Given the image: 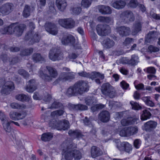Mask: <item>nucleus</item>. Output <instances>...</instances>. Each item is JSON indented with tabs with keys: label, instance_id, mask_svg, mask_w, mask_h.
<instances>
[{
	"label": "nucleus",
	"instance_id": "052dcab7",
	"mask_svg": "<svg viewBox=\"0 0 160 160\" xmlns=\"http://www.w3.org/2000/svg\"><path fill=\"white\" fill-rule=\"evenodd\" d=\"M61 105H62L61 103L58 102H55L52 104V108H57L58 107H59Z\"/></svg>",
	"mask_w": 160,
	"mask_h": 160
},
{
	"label": "nucleus",
	"instance_id": "ea45409f",
	"mask_svg": "<svg viewBox=\"0 0 160 160\" xmlns=\"http://www.w3.org/2000/svg\"><path fill=\"white\" fill-rule=\"evenodd\" d=\"M104 105L102 104H97L92 106L91 108V109L92 111L94 112L98 109L102 108H104Z\"/></svg>",
	"mask_w": 160,
	"mask_h": 160
},
{
	"label": "nucleus",
	"instance_id": "f704fd0d",
	"mask_svg": "<svg viewBox=\"0 0 160 160\" xmlns=\"http://www.w3.org/2000/svg\"><path fill=\"white\" fill-rule=\"evenodd\" d=\"M130 103L132 106V108L135 110H139L142 108V107L140 104L133 101H131Z\"/></svg>",
	"mask_w": 160,
	"mask_h": 160
},
{
	"label": "nucleus",
	"instance_id": "a211bd4d",
	"mask_svg": "<svg viewBox=\"0 0 160 160\" xmlns=\"http://www.w3.org/2000/svg\"><path fill=\"white\" fill-rule=\"evenodd\" d=\"M56 3L58 9L61 11H63L67 5L66 0H56Z\"/></svg>",
	"mask_w": 160,
	"mask_h": 160
},
{
	"label": "nucleus",
	"instance_id": "37998d69",
	"mask_svg": "<svg viewBox=\"0 0 160 160\" xmlns=\"http://www.w3.org/2000/svg\"><path fill=\"white\" fill-rule=\"evenodd\" d=\"M133 42V40L131 38H127L126 39L123 44L125 46L127 47V48L130 47V44Z\"/></svg>",
	"mask_w": 160,
	"mask_h": 160
},
{
	"label": "nucleus",
	"instance_id": "6e6552de",
	"mask_svg": "<svg viewBox=\"0 0 160 160\" xmlns=\"http://www.w3.org/2000/svg\"><path fill=\"white\" fill-rule=\"evenodd\" d=\"M110 89L111 86L109 83H105L102 86V92L103 94L108 96L111 98H113L115 96V93L113 91L110 92Z\"/></svg>",
	"mask_w": 160,
	"mask_h": 160
},
{
	"label": "nucleus",
	"instance_id": "20e7f679",
	"mask_svg": "<svg viewBox=\"0 0 160 160\" xmlns=\"http://www.w3.org/2000/svg\"><path fill=\"white\" fill-rule=\"evenodd\" d=\"M138 118L133 119L132 118L130 117L127 119H124L122 120L121 123L122 126H120L118 128V131L120 135L122 137H125L126 136H122L120 135V133L121 132H124V130L125 131H127V128L124 127V126H127L129 124H134L138 120ZM128 137V136H126Z\"/></svg>",
	"mask_w": 160,
	"mask_h": 160
},
{
	"label": "nucleus",
	"instance_id": "338daca9",
	"mask_svg": "<svg viewBox=\"0 0 160 160\" xmlns=\"http://www.w3.org/2000/svg\"><path fill=\"white\" fill-rule=\"evenodd\" d=\"M120 72L123 74L126 75L128 73V71L124 68H122L120 70Z\"/></svg>",
	"mask_w": 160,
	"mask_h": 160
},
{
	"label": "nucleus",
	"instance_id": "dca6fc26",
	"mask_svg": "<svg viewBox=\"0 0 160 160\" xmlns=\"http://www.w3.org/2000/svg\"><path fill=\"white\" fill-rule=\"evenodd\" d=\"M59 21V23L61 26L65 28H72L75 26L74 21Z\"/></svg>",
	"mask_w": 160,
	"mask_h": 160
},
{
	"label": "nucleus",
	"instance_id": "f8f14e48",
	"mask_svg": "<svg viewBox=\"0 0 160 160\" xmlns=\"http://www.w3.org/2000/svg\"><path fill=\"white\" fill-rule=\"evenodd\" d=\"M12 6L13 4L11 3H6L0 8V11L3 15L8 14L11 12Z\"/></svg>",
	"mask_w": 160,
	"mask_h": 160
},
{
	"label": "nucleus",
	"instance_id": "a19ab883",
	"mask_svg": "<svg viewBox=\"0 0 160 160\" xmlns=\"http://www.w3.org/2000/svg\"><path fill=\"white\" fill-rule=\"evenodd\" d=\"M64 112L62 110H59L54 111L51 113V115L52 117H58L61 116L63 114Z\"/></svg>",
	"mask_w": 160,
	"mask_h": 160
},
{
	"label": "nucleus",
	"instance_id": "4c0bfd02",
	"mask_svg": "<svg viewBox=\"0 0 160 160\" xmlns=\"http://www.w3.org/2000/svg\"><path fill=\"white\" fill-rule=\"evenodd\" d=\"M124 15L126 17L129 18V20H133L134 19L133 13L130 11H126L124 12Z\"/></svg>",
	"mask_w": 160,
	"mask_h": 160
},
{
	"label": "nucleus",
	"instance_id": "bb28decb",
	"mask_svg": "<svg viewBox=\"0 0 160 160\" xmlns=\"http://www.w3.org/2000/svg\"><path fill=\"white\" fill-rule=\"evenodd\" d=\"M58 125V127L57 128V129L58 130H65L69 128V122L66 120H63L62 122H61Z\"/></svg>",
	"mask_w": 160,
	"mask_h": 160
},
{
	"label": "nucleus",
	"instance_id": "f3484780",
	"mask_svg": "<svg viewBox=\"0 0 160 160\" xmlns=\"http://www.w3.org/2000/svg\"><path fill=\"white\" fill-rule=\"evenodd\" d=\"M35 7L33 5H25L23 12V17L26 18L28 17L30 15L31 12L33 11Z\"/></svg>",
	"mask_w": 160,
	"mask_h": 160
},
{
	"label": "nucleus",
	"instance_id": "774afa93",
	"mask_svg": "<svg viewBox=\"0 0 160 160\" xmlns=\"http://www.w3.org/2000/svg\"><path fill=\"white\" fill-rule=\"evenodd\" d=\"M77 57L76 55L74 53H72L71 55H70L68 58H69V59L68 60H69L71 59H74L76 58Z\"/></svg>",
	"mask_w": 160,
	"mask_h": 160
},
{
	"label": "nucleus",
	"instance_id": "680f3d73",
	"mask_svg": "<svg viewBox=\"0 0 160 160\" xmlns=\"http://www.w3.org/2000/svg\"><path fill=\"white\" fill-rule=\"evenodd\" d=\"M133 97L135 99H139L140 98V94L137 91H136L134 93Z\"/></svg>",
	"mask_w": 160,
	"mask_h": 160
},
{
	"label": "nucleus",
	"instance_id": "2eb2a0df",
	"mask_svg": "<svg viewBox=\"0 0 160 160\" xmlns=\"http://www.w3.org/2000/svg\"><path fill=\"white\" fill-rule=\"evenodd\" d=\"M157 125V122L153 121H150L144 124L143 129L146 131L151 130L155 128Z\"/></svg>",
	"mask_w": 160,
	"mask_h": 160
},
{
	"label": "nucleus",
	"instance_id": "7c9ffc66",
	"mask_svg": "<svg viewBox=\"0 0 160 160\" xmlns=\"http://www.w3.org/2000/svg\"><path fill=\"white\" fill-rule=\"evenodd\" d=\"M16 99L19 101H29L31 99L30 97L27 96L22 94L17 95L16 96Z\"/></svg>",
	"mask_w": 160,
	"mask_h": 160
},
{
	"label": "nucleus",
	"instance_id": "412c9836",
	"mask_svg": "<svg viewBox=\"0 0 160 160\" xmlns=\"http://www.w3.org/2000/svg\"><path fill=\"white\" fill-rule=\"evenodd\" d=\"M35 82V81L33 79L30 80L28 82L26 88V89L27 92H33L36 89Z\"/></svg>",
	"mask_w": 160,
	"mask_h": 160
},
{
	"label": "nucleus",
	"instance_id": "39448f33",
	"mask_svg": "<svg viewBox=\"0 0 160 160\" xmlns=\"http://www.w3.org/2000/svg\"><path fill=\"white\" fill-rule=\"evenodd\" d=\"M0 119L2 122L4 129L8 132H9L11 131V128L10 125L11 123H13L17 126H18L19 125L18 122L12 121H8L4 113L1 111H0Z\"/></svg>",
	"mask_w": 160,
	"mask_h": 160
},
{
	"label": "nucleus",
	"instance_id": "e2e57ef3",
	"mask_svg": "<svg viewBox=\"0 0 160 160\" xmlns=\"http://www.w3.org/2000/svg\"><path fill=\"white\" fill-rule=\"evenodd\" d=\"M92 98L87 99L86 100V104L88 105H90L94 103L93 102H92Z\"/></svg>",
	"mask_w": 160,
	"mask_h": 160
},
{
	"label": "nucleus",
	"instance_id": "09e8293b",
	"mask_svg": "<svg viewBox=\"0 0 160 160\" xmlns=\"http://www.w3.org/2000/svg\"><path fill=\"white\" fill-rule=\"evenodd\" d=\"M137 81H135L134 83V86L136 88L137 90H142L144 88V85L140 83L136 85Z\"/></svg>",
	"mask_w": 160,
	"mask_h": 160
},
{
	"label": "nucleus",
	"instance_id": "cd10ccee",
	"mask_svg": "<svg viewBox=\"0 0 160 160\" xmlns=\"http://www.w3.org/2000/svg\"><path fill=\"white\" fill-rule=\"evenodd\" d=\"M151 116V113L147 110H144L140 116L142 121H145L150 118Z\"/></svg>",
	"mask_w": 160,
	"mask_h": 160
},
{
	"label": "nucleus",
	"instance_id": "8fccbe9b",
	"mask_svg": "<svg viewBox=\"0 0 160 160\" xmlns=\"http://www.w3.org/2000/svg\"><path fill=\"white\" fill-rule=\"evenodd\" d=\"M146 69L147 72L149 73H154L156 72V69L153 67H149L144 69V71Z\"/></svg>",
	"mask_w": 160,
	"mask_h": 160
},
{
	"label": "nucleus",
	"instance_id": "13d9d810",
	"mask_svg": "<svg viewBox=\"0 0 160 160\" xmlns=\"http://www.w3.org/2000/svg\"><path fill=\"white\" fill-rule=\"evenodd\" d=\"M77 106L78 107L79 109L81 110H86L88 109L87 106L82 104H78L77 105Z\"/></svg>",
	"mask_w": 160,
	"mask_h": 160
},
{
	"label": "nucleus",
	"instance_id": "6ab92c4d",
	"mask_svg": "<svg viewBox=\"0 0 160 160\" xmlns=\"http://www.w3.org/2000/svg\"><path fill=\"white\" fill-rule=\"evenodd\" d=\"M123 60L126 61L123 62V63H128L132 65H136L139 62L138 56L135 55H133L132 56L131 59L129 61L126 58H125Z\"/></svg>",
	"mask_w": 160,
	"mask_h": 160
},
{
	"label": "nucleus",
	"instance_id": "5701e85b",
	"mask_svg": "<svg viewBox=\"0 0 160 160\" xmlns=\"http://www.w3.org/2000/svg\"><path fill=\"white\" fill-rule=\"evenodd\" d=\"M99 11L102 14H110L112 13V10L109 6L100 5L99 7Z\"/></svg>",
	"mask_w": 160,
	"mask_h": 160
},
{
	"label": "nucleus",
	"instance_id": "aec40b11",
	"mask_svg": "<svg viewBox=\"0 0 160 160\" xmlns=\"http://www.w3.org/2000/svg\"><path fill=\"white\" fill-rule=\"evenodd\" d=\"M62 54L61 53H54V51L51 50L49 54L50 59L53 61H55L57 60L61 59L62 58Z\"/></svg>",
	"mask_w": 160,
	"mask_h": 160
},
{
	"label": "nucleus",
	"instance_id": "864d4df0",
	"mask_svg": "<svg viewBox=\"0 0 160 160\" xmlns=\"http://www.w3.org/2000/svg\"><path fill=\"white\" fill-rule=\"evenodd\" d=\"M141 144V141L139 139H136L134 142V146L137 148H139Z\"/></svg>",
	"mask_w": 160,
	"mask_h": 160
},
{
	"label": "nucleus",
	"instance_id": "1a4fd4ad",
	"mask_svg": "<svg viewBox=\"0 0 160 160\" xmlns=\"http://www.w3.org/2000/svg\"><path fill=\"white\" fill-rule=\"evenodd\" d=\"M98 33L100 36H105L110 32L109 27L107 25H98L96 28Z\"/></svg>",
	"mask_w": 160,
	"mask_h": 160
},
{
	"label": "nucleus",
	"instance_id": "e433bc0d",
	"mask_svg": "<svg viewBox=\"0 0 160 160\" xmlns=\"http://www.w3.org/2000/svg\"><path fill=\"white\" fill-rule=\"evenodd\" d=\"M33 59L35 62H37L43 61L44 59L41 57L40 54H35L33 55Z\"/></svg>",
	"mask_w": 160,
	"mask_h": 160
},
{
	"label": "nucleus",
	"instance_id": "bf43d9fd",
	"mask_svg": "<svg viewBox=\"0 0 160 160\" xmlns=\"http://www.w3.org/2000/svg\"><path fill=\"white\" fill-rule=\"evenodd\" d=\"M118 102H115L113 101H110L109 102V105L110 107L111 108H112L113 107H115L116 105L118 104Z\"/></svg>",
	"mask_w": 160,
	"mask_h": 160
},
{
	"label": "nucleus",
	"instance_id": "c9c22d12",
	"mask_svg": "<svg viewBox=\"0 0 160 160\" xmlns=\"http://www.w3.org/2000/svg\"><path fill=\"white\" fill-rule=\"evenodd\" d=\"M92 0H82V6L85 8H88L91 5Z\"/></svg>",
	"mask_w": 160,
	"mask_h": 160
},
{
	"label": "nucleus",
	"instance_id": "c756f323",
	"mask_svg": "<svg viewBox=\"0 0 160 160\" xmlns=\"http://www.w3.org/2000/svg\"><path fill=\"white\" fill-rule=\"evenodd\" d=\"M150 98L149 96L144 97H142V99L147 106L153 107L154 106V103L150 100Z\"/></svg>",
	"mask_w": 160,
	"mask_h": 160
},
{
	"label": "nucleus",
	"instance_id": "f03ea898",
	"mask_svg": "<svg viewBox=\"0 0 160 160\" xmlns=\"http://www.w3.org/2000/svg\"><path fill=\"white\" fill-rule=\"evenodd\" d=\"M88 90L87 83L82 81L76 83L72 87L69 88L67 92V94L73 95L77 94H81L83 92H87Z\"/></svg>",
	"mask_w": 160,
	"mask_h": 160
},
{
	"label": "nucleus",
	"instance_id": "2f4dec72",
	"mask_svg": "<svg viewBox=\"0 0 160 160\" xmlns=\"http://www.w3.org/2000/svg\"><path fill=\"white\" fill-rule=\"evenodd\" d=\"M52 137V133L50 132L45 133L42 135L41 139L43 141H47L51 140Z\"/></svg>",
	"mask_w": 160,
	"mask_h": 160
},
{
	"label": "nucleus",
	"instance_id": "473e14b6",
	"mask_svg": "<svg viewBox=\"0 0 160 160\" xmlns=\"http://www.w3.org/2000/svg\"><path fill=\"white\" fill-rule=\"evenodd\" d=\"M91 153L92 156L93 158H95L100 154L99 150L95 146L92 147Z\"/></svg>",
	"mask_w": 160,
	"mask_h": 160
},
{
	"label": "nucleus",
	"instance_id": "69168bd1",
	"mask_svg": "<svg viewBox=\"0 0 160 160\" xmlns=\"http://www.w3.org/2000/svg\"><path fill=\"white\" fill-rule=\"evenodd\" d=\"M98 20H110L109 17L99 16L98 18Z\"/></svg>",
	"mask_w": 160,
	"mask_h": 160
},
{
	"label": "nucleus",
	"instance_id": "4be33fe9",
	"mask_svg": "<svg viewBox=\"0 0 160 160\" xmlns=\"http://www.w3.org/2000/svg\"><path fill=\"white\" fill-rule=\"evenodd\" d=\"M110 118V115L107 111H102L99 115V119L102 122H105L108 121Z\"/></svg>",
	"mask_w": 160,
	"mask_h": 160
},
{
	"label": "nucleus",
	"instance_id": "72a5a7b5",
	"mask_svg": "<svg viewBox=\"0 0 160 160\" xmlns=\"http://www.w3.org/2000/svg\"><path fill=\"white\" fill-rule=\"evenodd\" d=\"M11 107L12 108L14 109H18L20 110H23L26 108V106L23 104L20 105L18 104L13 102L11 104Z\"/></svg>",
	"mask_w": 160,
	"mask_h": 160
},
{
	"label": "nucleus",
	"instance_id": "393cba45",
	"mask_svg": "<svg viewBox=\"0 0 160 160\" xmlns=\"http://www.w3.org/2000/svg\"><path fill=\"white\" fill-rule=\"evenodd\" d=\"M117 30L119 34L122 36L128 35L130 32L129 28L124 27L118 28Z\"/></svg>",
	"mask_w": 160,
	"mask_h": 160
},
{
	"label": "nucleus",
	"instance_id": "423d86ee",
	"mask_svg": "<svg viewBox=\"0 0 160 160\" xmlns=\"http://www.w3.org/2000/svg\"><path fill=\"white\" fill-rule=\"evenodd\" d=\"M50 74V76H46L44 74V72L40 71L39 72L40 76L46 81H51L52 78H55L57 75V73L55 69L51 67L47 68Z\"/></svg>",
	"mask_w": 160,
	"mask_h": 160
},
{
	"label": "nucleus",
	"instance_id": "0e129e2a",
	"mask_svg": "<svg viewBox=\"0 0 160 160\" xmlns=\"http://www.w3.org/2000/svg\"><path fill=\"white\" fill-rule=\"evenodd\" d=\"M33 98L35 100H40V98L39 97V94L38 93L35 92L34 93L33 96Z\"/></svg>",
	"mask_w": 160,
	"mask_h": 160
},
{
	"label": "nucleus",
	"instance_id": "7ed1b4c3",
	"mask_svg": "<svg viewBox=\"0 0 160 160\" xmlns=\"http://www.w3.org/2000/svg\"><path fill=\"white\" fill-rule=\"evenodd\" d=\"M25 28V25L24 24H21L18 26L16 24H13L9 26L7 28L5 29L6 31L3 32V34H11L13 32L16 33L17 36L21 35Z\"/></svg>",
	"mask_w": 160,
	"mask_h": 160
},
{
	"label": "nucleus",
	"instance_id": "5fc2aeb1",
	"mask_svg": "<svg viewBox=\"0 0 160 160\" xmlns=\"http://www.w3.org/2000/svg\"><path fill=\"white\" fill-rule=\"evenodd\" d=\"M18 73L19 74L22 75L25 78L28 76V73L22 69H20L18 71Z\"/></svg>",
	"mask_w": 160,
	"mask_h": 160
},
{
	"label": "nucleus",
	"instance_id": "c03bdc74",
	"mask_svg": "<svg viewBox=\"0 0 160 160\" xmlns=\"http://www.w3.org/2000/svg\"><path fill=\"white\" fill-rule=\"evenodd\" d=\"M68 134L70 135H75L78 137H79L81 135V133L78 130L74 131L70 130L68 132Z\"/></svg>",
	"mask_w": 160,
	"mask_h": 160
},
{
	"label": "nucleus",
	"instance_id": "79ce46f5",
	"mask_svg": "<svg viewBox=\"0 0 160 160\" xmlns=\"http://www.w3.org/2000/svg\"><path fill=\"white\" fill-rule=\"evenodd\" d=\"M128 5L131 8H136L138 5V0H130Z\"/></svg>",
	"mask_w": 160,
	"mask_h": 160
},
{
	"label": "nucleus",
	"instance_id": "f257e3e1",
	"mask_svg": "<svg viewBox=\"0 0 160 160\" xmlns=\"http://www.w3.org/2000/svg\"><path fill=\"white\" fill-rule=\"evenodd\" d=\"M62 146L64 147L62 152V157H64L66 160H70L73 158L76 160L80 159L82 156L79 151L76 150V149L72 148L71 145L68 146L66 145L64 143H63Z\"/></svg>",
	"mask_w": 160,
	"mask_h": 160
},
{
	"label": "nucleus",
	"instance_id": "58836bf2",
	"mask_svg": "<svg viewBox=\"0 0 160 160\" xmlns=\"http://www.w3.org/2000/svg\"><path fill=\"white\" fill-rule=\"evenodd\" d=\"M92 79L96 78L102 79L104 78L103 74H101L99 72H92Z\"/></svg>",
	"mask_w": 160,
	"mask_h": 160
},
{
	"label": "nucleus",
	"instance_id": "49530a36",
	"mask_svg": "<svg viewBox=\"0 0 160 160\" xmlns=\"http://www.w3.org/2000/svg\"><path fill=\"white\" fill-rule=\"evenodd\" d=\"M48 6L50 12L52 13H54L56 12L54 2L49 3L48 4Z\"/></svg>",
	"mask_w": 160,
	"mask_h": 160
},
{
	"label": "nucleus",
	"instance_id": "c85d7f7f",
	"mask_svg": "<svg viewBox=\"0 0 160 160\" xmlns=\"http://www.w3.org/2000/svg\"><path fill=\"white\" fill-rule=\"evenodd\" d=\"M102 43L103 47L106 48H110L113 46L114 44L112 41L108 38L104 40Z\"/></svg>",
	"mask_w": 160,
	"mask_h": 160
},
{
	"label": "nucleus",
	"instance_id": "a18cd8bd",
	"mask_svg": "<svg viewBox=\"0 0 160 160\" xmlns=\"http://www.w3.org/2000/svg\"><path fill=\"white\" fill-rule=\"evenodd\" d=\"M68 74H67L66 73L63 72L62 73L60 76L59 80L62 82L66 81L67 80H68V79L66 77V76H68Z\"/></svg>",
	"mask_w": 160,
	"mask_h": 160
},
{
	"label": "nucleus",
	"instance_id": "603ef678",
	"mask_svg": "<svg viewBox=\"0 0 160 160\" xmlns=\"http://www.w3.org/2000/svg\"><path fill=\"white\" fill-rule=\"evenodd\" d=\"M78 74L80 76L85 77H89L92 79V76H90V74L87 73L86 72H80L78 73Z\"/></svg>",
	"mask_w": 160,
	"mask_h": 160
},
{
	"label": "nucleus",
	"instance_id": "9d476101",
	"mask_svg": "<svg viewBox=\"0 0 160 160\" xmlns=\"http://www.w3.org/2000/svg\"><path fill=\"white\" fill-rule=\"evenodd\" d=\"M14 88L13 83L12 82H8L3 86L1 92L2 94H7L9 92L13 90Z\"/></svg>",
	"mask_w": 160,
	"mask_h": 160
},
{
	"label": "nucleus",
	"instance_id": "0eeeda50",
	"mask_svg": "<svg viewBox=\"0 0 160 160\" xmlns=\"http://www.w3.org/2000/svg\"><path fill=\"white\" fill-rule=\"evenodd\" d=\"M116 147L120 151L125 150L128 153L132 151L131 145L127 142L121 143L119 140H117L116 141Z\"/></svg>",
	"mask_w": 160,
	"mask_h": 160
},
{
	"label": "nucleus",
	"instance_id": "3c124183",
	"mask_svg": "<svg viewBox=\"0 0 160 160\" xmlns=\"http://www.w3.org/2000/svg\"><path fill=\"white\" fill-rule=\"evenodd\" d=\"M150 16L153 19L156 20H160V15L151 12L150 13Z\"/></svg>",
	"mask_w": 160,
	"mask_h": 160
},
{
	"label": "nucleus",
	"instance_id": "6e6d98bb",
	"mask_svg": "<svg viewBox=\"0 0 160 160\" xmlns=\"http://www.w3.org/2000/svg\"><path fill=\"white\" fill-rule=\"evenodd\" d=\"M149 50L151 52H157L159 50V49L158 48L153 47L152 46H150L148 47Z\"/></svg>",
	"mask_w": 160,
	"mask_h": 160
},
{
	"label": "nucleus",
	"instance_id": "9b49d317",
	"mask_svg": "<svg viewBox=\"0 0 160 160\" xmlns=\"http://www.w3.org/2000/svg\"><path fill=\"white\" fill-rule=\"evenodd\" d=\"M10 117L11 119L14 120H18L24 118L26 115V113L22 112L19 113L12 112L10 113Z\"/></svg>",
	"mask_w": 160,
	"mask_h": 160
},
{
	"label": "nucleus",
	"instance_id": "4468645a",
	"mask_svg": "<svg viewBox=\"0 0 160 160\" xmlns=\"http://www.w3.org/2000/svg\"><path fill=\"white\" fill-rule=\"evenodd\" d=\"M124 132H121L120 135L122 136H130L137 133L138 129L137 127H131L127 128V131H124Z\"/></svg>",
	"mask_w": 160,
	"mask_h": 160
},
{
	"label": "nucleus",
	"instance_id": "ddd939ff",
	"mask_svg": "<svg viewBox=\"0 0 160 160\" xmlns=\"http://www.w3.org/2000/svg\"><path fill=\"white\" fill-rule=\"evenodd\" d=\"M45 26L46 31L50 34L55 35L57 33V28L55 25L51 23H46Z\"/></svg>",
	"mask_w": 160,
	"mask_h": 160
},
{
	"label": "nucleus",
	"instance_id": "b1692460",
	"mask_svg": "<svg viewBox=\"0 0 160 160\" xmlns=\"http://www.w3.org/2000/svg\"><path fill=\"white\" fill-rule=\"evenodd\" d=\"M75 39L74 37L71 35L65 36L62 39V44L66 45L69 42L73 43L74 42Z\"/></svg>",
	"mask_w": 160,
	"mask_h": 160
},
{
	"label": "nucleus",
	"instance_id": "a878e982",
	"mask_svg": "<svg viewBox=\"0 0 160 160\" xmlns=\"http://www.w3.org/2000/svg\"><path fill=\"white\" fill-rule=\"evenodd\" d=\"M126 5L125 2L120 0L116 1L112 4V6L114 8L120 9L123 8Z\"/></svg>",
	"mask_w": 160,
	"mask_h": 160
},
{
	"label": "nucleus",
	"instance_id": "4d7b16f0",
	"mask_svg": "<svg viewBox=\"0 0 160 160\" xmlns=\"http://www.w3.org/2000/svg\"><path fill=\"white\" fill-rule=\"evenodd\" d=\"M121 86L123 89H126L128 88L129 85L124 81H122L121 82Z\"/></svg>",
	"mask_w": 160,
	"mask_h": 160
},
{
	"label": "nucleus",
	"instance_id": "de8ad7c7",
	"mask_svg": "<svg viewBox=\"0 0 160 160\" xmlns=\"http://www.w3.org/2000/svg\"><path fill=\"white\" fill-rule=\"evenodd\" d=\"M72 11L73 14L78 15L81 12V8L80 7L74 8L72 9Z\"/></svg>",
	"mask_w": 160,
	"mask_h": 160
}]
</instances>
